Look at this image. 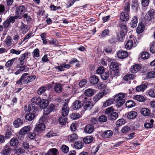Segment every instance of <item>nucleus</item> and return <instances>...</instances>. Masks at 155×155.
Here are the masks:
<instances>
[{"mask_svg": "<svg viewBox=\"0 0 155 155\" xmlns=\"http://www.w3.org/2000/svg\"><path fill=\"white\" fill-rule=\"evenodd\" d=\"M28 75L29 74L28 73L23 74L20 79L16 81V84L20 85H25L35 79V76H28Z\"/></svg>", "mask_w": 155, "mask_h": 155, "instance_id": "f257e3e1", "label": "nucleus"}, {"mask_svg": "<svg viewBox=\"0 0 155 155\" xmlns=\"http://www.w3.org/2000/svg\"><path fill=\"white\" fill-rule=\"evenodd\" d=\"M45 127V125L43 123L38 124L35 127L34 131L35 133L36 132L37 134H38L42 132Z\"/></svg>", "mask_w": 155, "mask_h": 155, "instance_id": "f03ea898", "label": "nucleus"}, {"mask_svg": "<svg viewBox=\"0 0 155 155\" xmlns=\"http://www.w3.org/2000/svg\"><path fill=\"white\" fill-rule=\"evenodd\" d=\"M93 102L92 101H88L84 103L83 104V108L84 110H90L94 106Z\"/></svg>", "mask_w": 155, "mask_h": 155, "instance_id": "7ed1b4c3", "label": "nucleus"}, {"mask_svg": "<svg viewBox=\"0 0 155 155\" xmlns=\"http://www.w3.org/2000/svg\"><path fill=\"white\" fill-rule=\"evenodd\" d=\"M82 105V101L80 100H76L72 104V106L74 110H77L80 108Z\"/></svg>", "mask_w": 155, "mask_h": 155, "instance_id": "20e7f679", "label": "nucleus"}, {"mask_svg": "<svg viewBox=\"0 0 155 155\" xmlns=\"http://www.w3.org/2000/svg\"><path fill=\"white\" fill-rule=\"evenodd\" d=\"M134 43L132 40H129L126 43L125 47L127 50H130L132 47H134L137 45V44L134 40Z\"/></svg>", "mask_w": 155, "mask_h": 155, "instance_id": "39448f33", "label": "nucleus"}, {"mask_svg": "<svg viewBox=\"0 0 155 155\" xmlns=\"http://www.w3.org/2000/svg\"><path fill=\"white\" fill-rule=\"evenodd\" d=\"M30 126L24 127L20 130L19 134L20 135H25L28 133L30 130Z\"/></svg>", "mask_w": 155, "mask_h": 155, "instance_id": "423d86ee", "label": "nucleus"}, {"mask_svg": "<svg viewBox=\"0 0 155 155\" xmlns=\"http://www.w3.org/2000/svg\"><path fill=\"white\" fill-rule=\"evenodd\" d=\"M68 106V104L66 103L64 105L62 108V115L64 117L66 116L68 114L69 108Z\"/></svg>", "mask_w": 155, "mask_h": 155, "instance_id": "0eeeda50", "label": "nucleus"}, {"mask_svg": "<svg viewBox=\"0 0 155 155\" xmlns=\"http://www.w3.org/2000/svg\"><path fill=\"white\" fill-rule=\"evenodd\" d=\"M113 132L111 130H107L104 131L102 134L101 136L104 138H110L112 135Z\"/></svg>", "mask_w": 155, "mask_h": 155, "instance_id": "6e6552de", "label": "nucleus"}, {"mask_svg": "<svg viewBox=\"0 0 155 155\" xmlns=\"http://www.w3.org/2000/svg\"><path fill=\"white\" fill-rule=\"evenodd\" d=\"M90 83L93 85L97 84L99 81V79L98 77L95 75L91 76L89 78Z\"/></svg>", "mask_w": 155, "mask_h": 155, "instance_id": "1a4fd4ad", "label": "nucleus"}, {"mask_svg": "<svg viewBox=\"0 0 155 155\" xmlns=\"http://www.w3.org/2000/svg\"><path fill=\"white\" fill-rule=\"evenodd\" d=\"M24 122V120L23 119L18 118L14 121L13 125L15 127L18 128L22 125Z\"/></svg>", "mask_w": 155, "mask_h": 155, "instance_id": "9d476101", "label": "nucleus"}, {"mask_svg": "<svg viewBox=\"0 0 155 155\" xmlns=\"http://www.w3.org/2000/svg\"><path fill=\"white\" fill-rule=\"evenodd\" d=\"M25 8L23 5H20L17 7L15 10V13L16 15H19L23 12H25Z\"/></svg>", "mask_w": 155, "mask_h": 155, "instance_id": "9b49d317", "label": "nucleus"}, {"mask_svg": "<svg viewBox=\"0 0 155 155\" xmlns=\"http://www.w3.org/2000/svg\"><path fill=\"white\" fill-rule=\"evenodd\" d=\"M128 54L127 52L124 51H119L117 53L118 57L121 59L125 58L128 56Z\"/></svg>", "mask_w": 155, "mask_h": 155, "instance_id": "f8f14e48", "label": "nucleus"}, {"mask_svg": "<svg viewBox=\"0 0 155 155\" xmlns=\"http://www.w3.org/2000/svg\"><path fill=\"white\" fill-rule=\"evenodd\" d=\"M94 126L90 124L85 126L84 131L87 133L91 134L94 131Z\"/></svg>", "mask_w": 155, "mask_h": 155, "instance_id": "ddd939ff", "label": "nucleus"}, {"mask_svg": "<svg viewBox=\"0 0 155 155\" xmlns=\"http://www.w3.org/2000/svg\"><path fill=\"white\" fill-rule=\"evenodd\" d=\"M51 112L48 108L45 109L44 110L43 115L40 119V120L43 122H44L47 119V117L46 116L50 113Z\"/></svg>", "mask_w": 155, "mask_h": 155, "instance_id": "4468645a", "label": "nucleus"}, {"mask_svg": "<svg viewBox=\"0 0 155 155\" xmlns=\"http://www.w3.org/2000/svg\"><path fill=\"white\" fill-rule=\"evenodd\" d=\"M11 149L10 146L6 145L3 150V155H10V154Z\"/></svg>", "mask_w": 155, "mask_h": 155, "instance_id": "2eb2a0df", "label": "nucleus"}, {"mask_svg": "<svg viewBox=\"0 0 155 155\" xmlns=\"http://www.w3.org/2000/svg\"><path fill=\"white\" fill-rule=\"evenodd\" d=\"M141 66L139 64H136L132 66L130 68V71L132 73H136L141 69Z\"/></svg>", "mask_w": 155, "mask_h": 155, "instance_id": "dca6fc26", "label": "nucleus"}, {"mask_svg": "<svg viewBox=\"0 0 155 155\" xmlns=\"http://www.w3.org/2000/svg\"><path fill=\"white\" fill-rule=\"evenodd\" d=\"M48 100L42 99L41 100L39 104L40 107L42 109H45L48 105Z\"/></svg>", "mask_w": 155, "mask_h": 155, "instance_id": "f3484780", "label": "nucleus"}, {"mask_svg": "<svg viewBox=\"0 0 155 155\" xmlns=\"http://www.w3.org/2000/svg\"><path fill=\"white\" fill-rule=\"evenodd\" d=\"M120 18L123 21H127L129 19V15L126 12H123L120 15Z\"/></svg>", "mask_w": 155, "mask_h": 155, "instance_id": "a211bd4d", "label": "nucleus"}, {"mask_svg": "<svg viewBox=\"0 0 155 155\" xmlns=\"http://www.w3.org/2000/svg\"><path fill=\"white\" fill-rule=\"evenodd\" d=\"M118 113L114 112L107 116L108 119L110 120H115L118 117Z\"/></svg>", "mask_w": 155, "mask_h": 155, "instance_id": "6ab92c4d", "label": "nucleus"}, {"mask_svg": "<svg viewBox=\"0 0 155 155\" xmlns=\"http://www.w3.org/2000/svg\"><path fill=\"white\" fill-rule=\"evenodd\" d=\"M105 94L104 92L99 93H97L94 97V101L95 102H97L101 98L104 96Z\"/></svg>", "mask_w": 155, "mask_h": 155, "instance_id": "aec40b11", "label": "nucleus"}, {"mask_svg": "<svg viewBox=\"0 0 155 155\" xmlns=\"http://www.w3.org/2000/svg\"><path fill=\"white\" fill-rule=\"evenodd\" d=\"M144 26L143 23H139L137 29V33H140L143 32L144 30Z\"/></svg>", "mask_w": 155, "mask_h": 155, "instance_id": "412c9836", "label": "nucleus"}, {"mask_svg": "<svg viewBox=\"0 0 155 155\" xmlns=\"http://www.w3.org/2000/svg\"><path fill=\"white\" fill-rule=\"evenodd\" d=\"M68 139L70 142H73L78 139V136L76 134H73L68 136Z\"/></svg>", "mask_w": 155, "mask_h": 155, "instance_id": "4be33fe9", "label": "nucleus"}, {"mask_svg": "<svg viewBox=\"0 0 155 155\" xmlns=\"http://www.w3.org/2000/svg\"><path fill=\"white\" fill-rule=\"evenodd\" d=\"M126 33L121 31L118 33L117 35V39L119 41H121L124 38L125 35Z\"/></svg>", "mask_w": 155, "mask_h": 155, "instance_id": "5701e85b", "label": "nucleus"}, {"mask_svg": "<svg viewBox=\"0 0 155 155\" xmlns=\"http://www.w3.org/2000/svg\"><path fill=\"white\" fill-rule=\"evenodd\" d=\"M110 68L113 71H117L119 69L118 64L115 61L113 63H111L110 65Z\"/></svg>", "mask_w": 155, "mask_h": 155, "instance_id": "b1692460", "label": "nucleus"}, {"mask_svg": "<svg viewBox=\"0 0 155 155\" xmlns=\"http://www.w3.org/2000/svg\"><path fill=\"white\" fill-rule=\"evenodd\" d=\"M124 97V94L123 93H120L115 95L114 99V101L122 100V99H125Z\"/></svg>", "mask_w": 155, "mask_h": 155, "instance_id": "393cba45", "label": "nucleus"}, {"mask_svg": "<svg viewBox=\"0 0 155 155\" xmlns=\"http://www.w3.org/2000/svg\"><path fill=\"white\" fill-rule=\"evenodd\" d=\"M147 86L145 84H141L137 87L136 91L137 92L143 91L147 88Z\"/></svg>", "mask_w": 155, "mask_h": 155, "instance_id": "a878e982", "label": "nucleus"}, {"mask_svg": "<svg viewBox=\"0 0 155 155\" xmlns=\"http://www.w3.org/2000/svg\"><path fill=\"white\" fill-rule=\"evenodd\" d=\"M28 27L27 25L25 24L23 22L20 26V29L23 34H25L28 30Z\"/></svg>", "mask_w": 155, "mask_h": 155, "instance_id": "bb28decb", "label": "nucleus"}, {"mask_svg": "<svg viewBox=\"0 0 155 155\" xmlns=\"http://www.w3.org/2000/svg\"><path fill=\"white\" fill-rule=\"evenodd\" d=\"M62 88V84H56L54 87V91L57 93H61Z\"/></svg>", "mask_w": 155, "mask_h": 155, "instance_id": "cd10ccee", "label": "nucleus"}, {"mask_svg": "<svg viewBox=\"0 0 155 155\" xmlns=\"http://www.w3.org/2000/svg\"><path fill=\"white\" fill-rule=\"evenodd\" d=\"M84 94L86 96L90 97L94 95V91L93 89L89 88L85 90Z\"/></svg>", "mask_w": 155, "mask_h": 155, "instance_id": "c85d7f7f", "label": "nucleus"}, {"mask_svg": "<svg viewBox=\"0 0 155 155\" xmlns=\"http://www.w3.org/2000/svg\"><path fill=\"white\" fill-rule=\"evenodd\" d=\"M115 111L114 107L111 106L107 108L105 110V113L107 115V117L110 114L113 113Z\"/></svg>", "mask_w": 155, "mask_h": 155, "instance_id": "c756f323", "label": "nucleus"}, {"mask_svg": "<svg viewBox=\"0 0 155 155\" xmlns=\"http://www.w3.org/2000/svg\"><path fill=\"white\" fill-rule=\"evenodd\" d=\"M94 138L92 137L87 136L83 139V141L86 144H89L92 142Z\"/></svg>", "mask_w": 155, "mask_h": 155, "instance_id": "7c9ffc66", "label": "nucleus"}, {"mask_svg": "<svg viewBox=\"0 0 155 155\" xmlns=\"http://www.w3.org/2000/svg\"><path fill=\"white\" fill-rule=\"evenodd\" d=\"M27 55V53H25L21 55L20 57L18 59L20 62L21 65H23L25 63L24 60H25L26 57Z\"/></svg>", "mask_w": 155, "mask_h": 155, "instance_id": "2f4dec72", "label": "nucleus"}, {"mask_svg": "<svg viewBox=\"0 0 155 155\" xmlns=\"http://www.w3.org/2000/svg\"><path fill=\"white\" fill-rule=\"evenodd\" d=\"M137 17L136 16H134L132 18L131 22L130 23L131 27L133 28L136 27L137 25Z\"/></svg>", "mask_w": 155, "mask_h": 155, "instance_id": "473e14b6", "label": "nucleus"}, {"mask_svg": "<svg viewBox=\"0 0 155 155\" xmlns=\"http://www.w3.org/2000/svg\"><path fill=\"white\" fill-rule=\"evenodd\" d=\"M83 146L82 142L81 141H78L74 143V147L77 149H81Z\"/></svg>", "mask_w": 155, "mask_h": 155, "instance_id": "72a5a7b5", "label": "nucleus"}, {"mask_svg": "<svg viewBox=\"0 0 155 155\" xmlns=\"http://www.w3.org/2000/svg\"><path fill=\"white\" fill-rule=\"evenodd\" d=\"M137 115V112L135 111H131L129 113L127 117L129 119H134Z\"/></svg>", "mask_w": 155, "mask_h": 155, "instance_id": "f704fd0d", "label": "nucleus"}, {"mask_svg": "<svg viewBox=\"0 0 155 155\" xmlns=\"http://www.w3.org/2000/svg\"><path fill=\"white\" fill-rule=\"evenodd\" d=\"M35 117L34 113H29L26 115L25 118L27 120L31 121Z\"/></svg>", "mask_w": 155, "mask_h": 155, "instance_id": "c9c22d12", "label": "nucleus"}, {"mask_svg": "<svg viewBox=\"0 0 155 155\" xmlns=\"http://www.w3.org/2000/svg\"><path fill=\"white\" fill-rule=\"evenodd\" d=\"M12 41V37L8 35L6 37L4 42L8 47H9L11 45Z\"/></svg>", "mask_w": 155, "mask_h": 155, "instance_id": "e433bc0d", "label": "nucleus"}, {"mask_svg": "<svg viewBox=\"0 0 155 155\" xmlns=\"http://www.w3.org/2000/svg\"><path fill=\"white\" fill-rule=\"evenodd\" d=\"M134 98L138 101L142 102L145 101V98L144 97L140 95H136L134 96Z\"/></svg>", "mask_w": 155, "mask_h": 155, "instance_id": "4c0bfd02", "label": "nucleus"}, {"mask_svg": "<svg viewBox=\"0 0 155 155\" xmlns=\"http://www.w3.org/2000/svg\"><path fill=\"white\" fill-rule=\"evenodd\" d=\"M142 114L144 116H148L150 114V112L149 109L147 108H142L140 111Z\"/></svg>", "mask_w": 155, "mask_h": 155, "instance_id": "58836bf2", "label": "nucleus"}, {"mask_svg": "<svg viewBox=\"0 0 155 155\" xmlns=\"http://www.w3.org/2000/svg\"><path fill=\"white\" fill-rule=\"evenodd\" d=\"M119 26L120 28V31L126 33H127V27L125 23H120Z\"/></svg>", "mask_w": 155, "mask_h": 155, "instance_id": "ea45409f", "label": "nucleus"}, {"mask_svg": "<svg viewBox=\"0 0 155 155\" xmlns=\"http://www.w3.org/2000/svg\"><path fill=\"white\" fill-rule=\"evenodd\" d=\"M18 140L15 138H12L10 141V144L12 146L14 147L17 145L18 144Z\"/></svg>", "mask_w": 155, "mask_h": 155, "instance_id": "a19ab883", "label": "nucleus"}, {"mask_svg": "<svg viewBox=\"0 0 155 155\" xmlns=\"http://www.w3.org/2000/svg\"><path fill=\"white\" fill-rule=\"evenodd\" d=\"M114 100L112 99H110L107 100L105 101L103 103V106L104 107H107L109 106L114 102Z\"/></svg>", "mask_w": 155, "mask_h": 155, "instance_id": "79ce46f5", "label": "nucleus"}, {"mask_svg": "<svg viewBox=\"0 0 155 155\" xmlns=\"http://www.w3.org/2000/svg\"><path fill=\"white\" fill-rule=\"evenodd\" d=\"M125 104L127 107L131 108L135 105V103L133 101L130 100L127 101Z\"/></svg>", "mask_w": 155, "mask_h": 155, "instance_id": "37998d69", "label": "nucleus"}, {"mask_svg": "<svg viewBox=\"0 0 155 155\" xmlns=\"http://www.w3.org/2000/svg\"><path fill=\"white\" fill-rule=\"evenodd\" d=\"M134 78V75L133 74H127L125 75L123 78L124 81H128L131 79H133Z\"/></svg>", "mask_w": 155, "mask_h": 155, "instance_id": "c03bdc74", "label": "nucleus"}, {"mask_svg": "<svg viewBox=\"0 0 155 155\" xmlns=\"http://www.w3.org/2000/svg\"><path fill=\"white\" fill-rule=\"evenodd\" d=\"M41 100V99L39 97H34L31 99V101L36 105H39Z\"/></svg>", "mask_w": 155, "mask_h": 155, "instance_id": "a18cd8bd", "label": "nucleus"}, {"mask_svg": "<svg viewBox=\"0 0 155 155\" xmlns=\"http://www.w3.org/2000/svg\"><path fill=\"white\" fill-rule=\"evenodd\" d=\"M17 58H14L11 60H9L5 64V66L6 67H10L12 66L13 62L16 60Z\"/></svg>", "mask_w": 155, "mask_h": 155, "instance_id": "49530a36", "label": "nucleus"}, {"mask_svg": "<svg viewBox=\"0 0 155 155\" xmlns=\"http://www.w3.org/2000/svg\"><path fill=\"white\" fill-rule=\"evenodd\" d=\"M147 78H155V68L154 71L149 72L147 74Z\"/></svg>", "mask_w": 155, "mask_h": 155, "instance_id": "de8ad7c7", "label": "nucleus"}, {"mask_svg": "<svg viewBox=\"0 0 155 155\" xmlns=\"http://www.w3.org/2000/svg\"><path fill=\"white\" fill-rule=\"evenodd\" d=\"M47 89V87L44 86L40 87L38 90V93L39 95H41L44 93Z\"/></svg>", "mask_w": 155, "mask_h": 155, "instance_id": "09e8293b", "label": "nucleus"}, {"mask_svg": "<svg viewBox=\"0 0 155 155\" xmlns=\"http://www.w3.org/2000/svg\"><path fill=\"white\" fill-rule=\"evenodd\" d=\"M50 155H58V152L56 148H52L49 150Z\"/></svg>", "mask_w": 155, "mask_h": 155, "instance_id": "8fccbe9b", "label": "nucleus"}, {"mask_svg": "<svg viewBox=\"0 0 155 155\" xmlns=\"http://www.w3.org/2000/svg\"><path fill=\"white\" fill-rule=\"evenodd\" d=\"M105 71L104 68L101 66L99 67L96 71V73L98 74L101 75Z\"/></svg>", "mask_w": 155, "mask_h": 155, "instance_id": "3c124183", "label": "nucleus"}, {"mask_svg": "<svg viewBox=\"0 0 155 155\" xmlns=\"http://www.w3.org/2000/svg\"><path fill=\"white\" fill-rule=\"evenodd\" d=\"M35 104H29L28 109V111H32L34 113V112H35Z\"/></svg>", "mask_w": 155, "mask_h": 155, "instance_id": "603ef678", "label": "nucleus"}, {"mask_svg": "<svg viewBox=\"0 0 155 155\" xmlns=\"http://www.w3.org/2000/svg\"><path fill=\"white\" fill-rule=\"evenodd\" d=\"M40 36L41 38V39L43 41V44L46 45L47 43V41L46 40V34L45 33H42L40 35Z\"/></svg>", "mask_w": 155, "mask_h": 155, "instance_id": "864d4df0", "label": "nucleus"}, {"mask_svg": "<svg viewBox=\"0 0 155 155\" xmlns=\"http://www.w3.org/2000/svg\"><path fill=\"white\" fill-rule=\"evenodd\" d=\"M125 121L123 119H120L116 121V124L118 127H120L125 123Z\"/></svg>", "mask_w": 155, "mask_h": 155, "instance_id": "5fc2aeb1", "label": "nucleus"}, {"mask_svg": "<svg viewBox=\"0 0 155 155\" xmlns=\"http://www.w3.org/2000/svg\"><path fill=\"white\" fill-rule=\"evenodd\" d=\"M101 78L103 80H107L109 77V74L108 72H104L101 75Z\"/></svg>", "mask_w": 155, "mask_h": 155, "instance_id": "6e6d98bb", "label": "nucleus"}, {"mask_svg": "<svg viewBox=\"0 0 155 155\" xmlns=\"http://www.w3.org/2000/svg\"><path fill=\"white\" fill-rule=\"evenodd\" d=\"M149 54L147 52H143L141 54V58L143 59H146L149 57Z\"/></svg>", "mask_w": 155, "mask_h": 155, "instance_id": "4d7b16f0", "label": "nucleus"}, {"mask_svg": "<svg viewBox=\"0 0 155 155\" xmlns=\"http://www.w3.org/2000/svg\"><path fill=\"white\" fill-rule=\"evenodd\" d=\"M149 95L152 97H155V86L154 88L150 89L148 92Z\"/></svg>", "mask_w": 155, "mask_h": 155, "instance_id": "13d9d810", "label": "nucleus"}, {"mask_svg": "<svg viewBox=\"0 0 155 155\" xmlns=\"http://www.w3.org/2000/svg\"><path fill=\"white\" fill-rule=\"evenodd\" d=\"M150 51L152 53H155V42H153L150 43Z\"/></svg>", "mask_w": 155, "mask_h": 155, "instance_id": "bf43d9fd", "label": "nucleus"}, {"mask_svg": "<svg viewBox=\"0 0 155 155\" xmlns=\"http://www.w3.org/2000/svg\"><path fill=\"white\" fill-rule=\"evenodd\" d=\"M67 118L65 117H60L59 119V122L60 124L62 125L66 124Z\"/></svg>", "mask_w": 155, "mask_h": 155, "instance_id": "052dcab7", "label": "nucleus"}, {"mask_svg": "<svg viewBox=\"0 0 155 155\" xmlns=\"http://www.w3.org/2000/svg\"><path fill=\"white\" fill-rule=\"evenodd\" d=\"M130 130V127L128 126H125L123 127L122 130L121 132L123 133H127Z\"/></svg>", "mask_w": 155, "mask_h": 155, "instance_id": "680f3d73", "label": "nucleus"}, {"mask_svg": "<svg viewBox=\"0 0 155 155\" xmlns=\"http://www.w3.org/2000/svg\"><path fill=\"white\" fill-rule=\"evenodd\" d=\"M99 121L100 122L103 123L107 121V118L106 116L102 115L99 118Z\"/></svg>", "mask_w": 155, "mask_h": 155, "instance_id": "e2e57ef3", "label": "nucleus"}, {"mask_svg": "<svg viewBox=\"0 0 155 155\" xmlns=\"http://www.w3.org/2000/svg\"><path fill=\"white\" fill-rule=\"evenodd\" d=\"M117 101L116 106L119 107L122 106L125 102V99H122V100L116 101Z\"/></svg>", "mask_w": 155, "mask_h": 155, "instance_id": "0e129e2a", "label": "nucleus"}, {"mask_svg": "<svg viewBox=\"0 0 155 155\" xmlns=\"http://www.w3.org/2000/svg\"><path fill=\"white\" fill-rule=\"evenodd\" d=\"M37 133H35L33 131V133H30L28 135V137L29 138L31 139H34L36 137L37 135H38Z\"/></svg>", "mask_w": 155, "mask_h": 155, "instance_id": "69168bd1", "label": "nucleus"}, {"mask_svg": "<svg viewBox=\"0 0 155 155\" xmlns=\"http://www.w3.org/2000/svg\"><path fill=\"white\" fill-rule=\"evenodd\" d=\"M32 33H29L27 34L26 36L24 37V38L21 39V41L20 44H21L22 43V42L25 41L26 40H27L29 38H30L31 35Z\"/></svg>", "mask_w": 155, "mask_h": 155, "instance_id": "338daca9", "label": "nucleus"}, {"mask_svg": "<svg viewBox=\"0 0 155 155\" xmlns=\"http://www.w3.org/2000/svg\"><path fill=\"white\" fill-rule=\"evenodd\" d=\"M61 148L62 151L65 153H67L69 151V148L68 147L65 145H63L61 147Z\"/></svg>", "mask_w": 155, "mask_h": 155, "instance_id": "774afa93", "label": "nucleus"}]
</instances>
